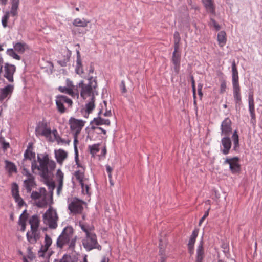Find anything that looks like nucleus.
Here are the masks:
<instances>
[{
  "label": "nucleus",
  "instance_id": "1",
  "mask_svg": "<svg viewBox=\"0 0 262 262\" xmlns=\"http://www.w3.org/2000/svg\"><path fill=\"white\" fill-rule=\"evenodd\" d=\"M35 153L32 152L28 147L24 153L25 162L27 159L32 160L31 169L32 172L40 176L46 182L49 189L53 191L55 188V183L53 181H50V173L55 169L56 163L49 158L47 154H38L37 160H35Z\"/></svg>",
  "mask_w": 262,
  "mask_h": 262
},
{
  "label": "nucleus",
  "instance_id": "2",
  "mask_svg": "<svg viewBox=\"0 0 262 262\" xmlns=\"http://www.w3.org/2000/svg\"><path fill=\"white\" fill-rule=\"evenodd\" d=\"M29 215L27 210H25L19 216L18 224L21 227V229H26L27 222L30 225L31 229H38L40 223L39 216L37 214L30 217Z\"/></svg>",
  "mask_w": 262,
  "mask_h": 262
},
{
  "label": "nucleus",
  "instance_id": "3",
  "mask_svg": "<svg viewBox=\"0 0 262 262\" xmlns=\"http://www.w3.org/2000/svg\"><path fill=\"white\" fill-rule=\"evenodd\" d=\"M76 239L77 236H74L73 230H62L57 239L56 245L57 247L62 249L64 245L70 244L69 247L74 248Z\"/></svg>",
  "mask_w": 262,
  "mask_h": 262
},
{
  "label": "nucleus",
  "instance_id": "4",
  "mask_svg": "<svg viewBox=\"0 0 262 262\" xmlns=\"http://www.w3.org/2000/svg\"><path fill=\"white\" fill-rule=\"evenodd\" d=\"M232 82L233 85V97L236 104L241 103V89L238 83V71L235 61L232 64Z\"/></svg>",
  "mask_w": 262,
  "mask_h": 262
},
{
  "label": "nucleus",
  "instance_id": "5",
  "mask_svg": "<svg viewBox=\"0 0 262 262\" xmlns=\"http://www.w3.org/2000/svg\"><path fill=\"white\" fill-rule=\"evenodd\" d=\"M79 87L81 88L80 96L85 99L88 97L93 95L94 90L97 86V82L95 80L93 79V77L89 78V82L85 84L83 81L78 84Z\"/></svg>",
  "mask_w": 262,
  "mask_h": 262
},
{
  "label": "nucleus",
  "instance_id": "6",
  "mask_svg": "<svg viewBox=\"0 0 262 262\" xmlns=\"http://www.w3.org/2000/svg\"><path fill=\"white\" fill-rule=\"evenodd\" d=\"M85 233V237L82 240V245L85 249L90 251L93 249L101 248V246L98 245L96 235L92 230H83Z\"/></svg>",
  "mask_w": 262,
  "mask_h": 262
},
{
  "label": "nucleus",
  "instance_id": "7",
  "mask_svg": "<svg viewBox=\"0 0 262 262\" xmlns=\"http://www.w3.org/2000/svg\"><path fill=\"white\" fill-rule=\"evenodd\" d=\"M69 122L71 130L74 133V142L75 148L76 149V144L78 142L77 137L84 126L85 121L81 119L71 117L70 118Z\"/></svg>",
  "mask_w": 262,
  "mask_h": 262
},
{
  "label": "nucleus",
  "instance_id": "8",
  "mask_svg": "<svg viewBox=\"0 0 262 262\" xmlns=\"http://www.w3.org/2000/svg\"><path fill=\"white\" fill-rule=\"evenodd\" d=\"M45 224L48 225L51 229H55L57 227L58 216L55 209L50 207L43 215Z\"/></svg>",
  "mask_w": 262,
  "mask_h": 262
},
{
  "label": "nucleus",
  "instance_id": "9",
  "mask_svg": "<svg viewBox=\"0 0 262 262\" xmlns=\"http://www.w3.org/2000/svg\"><path fill=\"white\" fill-rule=\"evenodd\" d=\"M31 197L38 207H45L48 204L47 192L45 188H40L39 192L33 191Z\"/></svg>",
  "mask_w": 262,
  "mask_h": 262
},
{
  "label": "nucleus",
  "instance_id": "10",
  "mask_svg": "<svg viewBox=\"0 0 262 262\" xmlns=\"http://www.w3.org/2000/svg\"><path fill=\"white\" fill-rule=\"evenodd\" d=\"M101 114H102V110H101L98 112V117L94 118L91 122V127L92 130H101L102 134L106 135V131L102 127H98V126L102 125L110 126L111 124V121L108 119L103 118Z\"/></svg>",
  "mask_w": 262,
  "mask_h": 262
},
{
  "label": "nucleus",
  "instance_id": "11",
  "mask_svg": "<svg viewBox=\"0 0 262 262\" xmlns=\"http://www.w3.org/2000/svg\"><path fill=\"white\" fill-rule=\"evenodd\" d=\"M37 136H41L46 137L49 141L53 142L51 137V129L49 123L46 121H42L39 123L35 129Z\"/></svg>",
  "mask_w": 262,
  "mask_h": 262
},
{
  "label": "nucleus",
  "instance_id": "12",
  "mask_svg": "<svg viewBox=\"0 0 262 262\" xmlns=\"http://www.w3.org/2000/svg\"><path fill=\"white\" fill-rule=\"evenodd\" d=\"M68 209L75 214H81L83 210V206L85 203L76 198H72L68 200Z\"/></svg>",
  "mask_w": 262,
  "mask_h": 262
},
{
  "label": "nucleus",
  "instance_id": "13",
  "mask_svg": "<svg viewBox=\"0 0 262 262\" xmlns=\"http://www.w3.org/2000/svg\"><path fill=\"white\" fill-rule=\"evenodd\" d=\"M55 103L58 111L60 114H63L66 112V107L64 106V103L68 104L69 107H72L73 101L71 99L64 95H59L55 97Z\"/></svg>",
  "mask_w": 262,
  "mask_h": 262
},
{
  "label": "nucleus",
  "instance_id": "14",
  "mask_svg": "<svg viewBox=\"0 0 262 262\" xmlns=\"http://www.w3.org/2000/svg\"><path fill=\"white\" fill-rule=\"evenodd\" d=\"M22 174L26 177V179L24 180V186L28 192H30L36 185L35 178L27 169L25 168H23Z\"/></svg>",
  "mask_w": 262,
  "mask_h": 262
},
{
  "label": "nucleus",
  "instance_id": "15",
  "mask_svg": "<svg viewBox=\"0 0 262 262\" xmlns=\"http://www.w3.org/2000/svg\"><path fill=\"white\" fill-rule=\"evenodd\" d=\"M19 3V0H12L10 11L7 12L3 17L2 19V24L4 27H7L8 20L10 15L12 16H16L17 15V10L18 8Z\"/></svg>",
  "mask_w": 262,
  "mask_h": 262
},
{
  "label": "nucleus",
  "instance_id": "16",
  "mask_svg": "<svg viewBox=\"0 0 262 262\" xmlns=\"http://www.w3.org/2000/svg\"><path fill=\"white\" fill-rule=\"evenodd\" d=\"M224 164L229 165L230 169L233 174L238 173L240 171L241 165L239 164V159L237 157L226 158L224 161Z\"/></svg>",
  "mask_w": 262,
  "mask_h": 262
},
{
  "label": "nucleus",
  "instance_id": "17",
  "mask_svg": "<svg viewBox=\"0 0 262 262\" xmlns=\"http://www.w3.org/2000/svg\"><path fill=\"white\" fill-rule=\"evenodd\" d=\"M13 91L14 86L11 84H8L4 88L0 89V101L2 102L4 100L9 99Z\"/></svg>",
  "mask_w": 262,
  "mask_h": 262
},
{
  "label": "nucleus",
  "instance_id": "18",
  "mask_svg": "<svg viewBox=\"0 0 262 262\" xmlns=\"http://www.w3.org/2000/svg\"><path fill=\"white\" fill-rule=\"evenodd\" d=\"M221 129V134L225 136H229L232 131L231 121L229 118H225L222 122Z\"/></svg>",
  "mask_w": 262,
  "mask_h": 262
},
{
  "label": "nucleus",
  "instance_id": "19",
  "mask_svg": "<svg viewBox=\"0 0 262 262\" xmlns=\"http://www.w3.org/2000/svg\"><path fill=\"white\" fill-rule=\"evenodd\" d=\"M16 70V67L11 64H6L4 67V77L10 82L13 81V74Z\"/></svg>",
  "mask_w": 262,
  "mask_h": 262
},
{
  "label": "nucleus",
  "instance_id": "20",
  "mask_svg": "<svg viewBox=\"0 0 262 262\" xmlns=\"http://www.w3.org/2000/svg\"><path fill=\"white\" fill-rule=\"evenodd\" d=\"M40 237V230H28L27 238L31 244H35Z\"/></svg>",
  "mask_w": 262,
  "mask_h": 262
},
{
  "label": "nucleus",
  "instance_id": "21",
  "mask_svg": "<svg viewBox=\"0 0 262 262\" xmlns=\"http://www.w3.org/2000/svg\"><path fill=\"white\" fill-rule=\"evenodd\" d=\"M70 56L71 53L69 51H64L61 53L60 55H58L57 62L61 66L65 67L69 61Z\"/></svg>",
  "mask_w": 262,
  "mask_h": 262
},
{
  "label": "nucleus",
  "instance_id": "22",
  "mask_svg": "<svg viewBox=\"0 0 262 262\" xmlns=\"http://www.w3.org/2000/svg\"><path fill=\"white\" fill-rule=\"evenodd\" d=\"M171 62L173 64L174 70L176 74H178L180 69L181 54L180 53H173Z\"/></svg>",
  "mask_w": 262,
  "mask_h": 262
},
{
  "label": "nucleus",
  "instance_id": "23",
  "mask_svg": "<svg viewBox=\"0 0 262 262\" xmlns=\"http://www.w3.org/2000/svg\"><path fill=\"white\" fill-rule=\"evenodd\" d=\"M55 157L57 162L62 165L64 161L68 158V152L62 149L55 150Z\"/></svg>",
  "mask_w": 262,
  "mask_h": 262
},
{
  "label": "nucleus",
  "instance_id": "24",
  "mask_svg": "<svg viewBox=\"0 0 262 262\" xmlns=\"http://www.w3.org/2000/svg\"><path fill=\"white\" fill-rule=\"evenodd\" d=\"M222 145L223 149L222 152L224 155H227L229 153L231 147V141L229 136H226L222 138L221 140Z\"/></svg>",
  "mask_w": 262,
  "mask_h": 262
},
{
  "label": "nucleus",
  "instance_id": "25",
  "mask_svg": "<svg viewBox=\"0 0 262 262\" xmlns=\"http://www.w3.org/2000/svg\"><path fill=\"white\" fill-rule=\"evenodd\" d=\"M58 89L61 93L68 94L73 98L78 99L79 98V91L73 92L71 89L69 88L67 86H59Z\"/></svg>",
  "mask_w": 262,
  "mask_h": 262
},
{
  "label": "nucleus",
  "instance_id": "26",
  "mask_svg": "<svg viewBox=\"0 0 262 262\" xmlns=\"http://www.w3.org/2000/svg\"><path fill=\"white\" fill-rule=\"evenodd\" d=\"M84 171V169L82 167L81 169H79L75 172L74 176L80 184L83 182L89 181V179L85 177Z\"/></svg>",
  "mask_w": 262,
  "mask_h": 262
},
{
  "label": "nucleus",
  "instance_id": "27",
  "mask_svg": "<svg viewBox=\"0 0 262 262\" xmlns=\"http://www.w3.org/2000/svg\"><path fill=\"white\" fill-rule=\"evenodd\" d=\"M206 11L213 15L215 14V7L213 0H202Z\"/></svg>",
  "mask_w": 262,
  "mask_h": 262
},
{
  "label": "nucleus",
  "instance_id": "28",
  "mask_svg": "<svg viewBox=\"0 0 262 262\" xmlns=\"http://www.w3.org/2000/svg\"><path fill=\"white\" fill-rule=\"evenodd\" d=\"M90 21L84 19L77 18L73 20L72 24L74 26L77 27L85 28L88 26Z\"/></svg>",
  "mask_w": 262,
  "mask_h": 262
},
{
  "label": "nucleus",
  "instance_id": "29",
  "mask_svg": "<svg viewBox=\"0 0 262 262\" xmlns=\"http://www.w3.org/2000/svg\"><path fill=\"white\" fill-rule=\"evenodd\" d=\"M14 49L18 53L23 54L26 50L29 49L28 46L25 42H17L14 45Z\"/></svg>",
  "mask_w": 262,
  "mask_h": 262
},
{
  "label": "nucleus",
  "instance_id": "30",
  "mask_svg": "<svg viewBox=\"0 0 262 262\" xmlns=\"http://www.w3.org/2000/svg\"><path fill=\"white\" fill-rule=\"evenodd\" d=\"M75 71L76 73L79 75H81L83 73L80 52L79 51H77V60Z\"/></svg>",
  "mask_w": 262,
  "mask_h": 262
},
{
  "label": "nucleus",
  "instance_id": "31",
  "mask_svg": "<svg viewBox=\"0 0 262 262\" xmlns=\"http://www.w3.org/2000/svg\"><path fill=\"white\" fill-rule=\"evenodd\" d=\"M217 38L219 46L224 47L227 41L226 32L224 31H220L217 34Z\"/></svg>",
  "mask_w": 262,
  "mask_h": 262
},
{
  "label": "nucleus",
  "instance_id": "32",
  "mask_svg": "<svg viewBox=\"0 0 262 262\" xmlns=\"http://www.w3.org/2000/svg\"><path fill=\"white\" fill-rule=\"evenodd\" d=\"M249 111L251 117V121L252 123L256 122V115L255 113L254 102H249Z\"/></svg>",
  "mask_w": 262,
  "mask_h": 262
},
{
  "label": "nucleus",
  "instance_id": "33",
  "mask_svg": "<svg viewBox=\"0 0 262 262\" xmlns=\"http://www.w3.org/2000/svg\"><path fill=\"white\" fill-rule=\"evenodd\" d=\"M5 162L6 164V168L9 173L17 172V168L14 163L7 160H6Z\"/></svg>",
  "mask_w": 262,
  "mask_h": 262
},
{
  "label": "nucleus",
  "instance_id": "34",
  "mask_svg": "<svg viewBox=\"0 0 262 262\" xmlns=\"http://www.w3.org/2000/svg\"><path fill=\"white\" fill-rule=\"evenodd\" d=\"M95 98L93 96L91 101L85 105V111L88 114L91 113L95 108Z\"/></svg>",
  "mask_w": 262,
  "mask_h": 262
},
{
  "label": "nucleus",
  "instance_id": "35",
  "mask_svg": "<svg viewBox=\"0 0 262 262\" xmlns=\"http://www.w3.org/2000/svg\"><path fill=\"white\" fill-rule=\"evenodd\" d=\"M63 178H64V173L60 169H58L55 174V179L56 182L58 184H63Z\"/></svg>",
  "mask_w": 262,
  "mask_h": 262
},
{
  "label": "nucleus",
  "instance_id": "36",
  "mask_svg": "<svg viewBox=\"0 0 262 262\" xmlns=\"http://www.w3.org/2000/svg\"><path fill=\"white\" fill-rule=\"evenodd\" d=\"M204 251L203 246L202 245H199L197 249V257L196 262H202L203 259Z\"/></svg>",
  "mask_w": 262,
  "mask_h": 262
},
{
  "label": "nucleus",
  "instance_id": "37",
  "mask_svg": "<svg viewBox=\"0 0 262 262\" xmlns=\"http://www.w3.org/2000/svg\"><path fill=\"white\" fill-rule=\"evenodd\" d=\"M90 152L94 157L99 151V144H94L92 145L89 146Z\"/></svg>",
  "mask_w": 262,
  "mask_h": 262
},
{
  "label": "nucleus",
  "instance_id": "38",
  "mask_svg": "<svg viewBox=\"0 0 262 262\" xmlns=\"http://www.w3.org/2000/svg\"><path fill=\"white\" fill-rule=\"evenodd\" d=\"M232 139L234 144V149L236 150L237 148L239 147V137L236 130L234 132Z\"/></svg>",
  "mask_w": 262,
  "mask_h": 262
},
{
  "label": "nucleus",
  "instance_id": "39",
  "mask_svg": "<svg viewBox=\"0 0 262 262\" xmlns=\"http://www.w3.org/2000/svg\"><path fill=\"white\" fill-rule=\"evenodd\" d=\"M80 184L81 186L82 191L83 193L88 194L89 193L90 189V185L89 184V182H83L80 183Z\"/></svg>",
  "mask_w": 262,
  "mask_h": 262
},
{
  "label": "nucleus",
  "instance_id": "40",
  "mask_svg": "<svg viewBox=\"0 0 262 262\" xmlns=\"http://www.w3.org/2000/svg\"><path fill=\"white\" fill-rule=\"evenodd\" d=\"M7 54L10 56L11 57H13L14 59H15L16 60H20V56L17 55L15 51L13 49H9L7 50Z\"/></svg>",
  "mask_w": 262,
  "mask_h": 262
},
{
  "label": "nucleus",
  "instance_id": "41",
  "mask_svg": "<svg viewBox=\"0 0 262 262\" xmlns=\"http://www.w3.org/2000/svg\"><path fill=\"white\" fill-rule=\"evenodd\" d=\"M59 262H77V260L70 255H64Z\"/></svg>",
  "mask_w": 262,
  "mask_h": 262
},
{
  "label": "nucleus",
  "instance_id": "42",
  "mask_svg": "<svg viewBox=\"0 0 262 262\" xmlns=\"http://www.w3.org/2000/svg\"><path fill=\"white\" fill-rule=\"evenodd\" d=\"M48 248L45 245H41L39 250L38 251V255L39 257H44Z\"/></svg>",
  "mask_w": 262,
  "mask_h": 262
},
{
  "label": "nucleus",
  "instance_id": "43",
  "mask_svg": "<svg viewBox=\"0 0 262 262\" xmlns=\"http://www.w3.org/2000/svg\"><path fill=\"white\" fill-rule=\"evenodd\" d=\"M55 140L57 142V144L61 145L69 144L70 142L69 140L63 139L60 136L57 137Z\"/></svg>",
  "mask_w": 262,
  "mask_h": 262
},
{
  "label": "nucleus",
  "instance_id": "44",
  "mask_svg": "<svg viewBox=\"0 0 262 262\" xmlns=\"http://www.w3.org/2000/svg\"><path fill=\"white\" fill-rule=\"evenodd\" d=\"M198 230H193V233L191 236V237L189 239L188 245H194L195 238L198 236Z\"/></svg>",
  "mask_w": 262,
  "mask_h": 262
},
{
  "label": "nucleus",
  "instance_id": "45",
  "mask_svg": "<svg viewBox=\"0 0 262 262\" xmlns=\"http://www.w3.org/2000/svg\"><path fill=\"white\" fill-rule=\"evenodd\" d=\"M67 86L69 88L71 89L73 92L78 91L77 87L73 84V82L69 79H67L66 80Z\"/></svg>",
  "mask_w": 262,
  "mask_h": 262
},
{
  "label": "nucleus",
  "instance_id": "46",
  "mask_svg": "<svg viewBox=\"0 0 262 262\" xmlns=\"http://www.w3.org/2000/svg\"><path fill=\"white\" fill-rule=\"evenodd\" d=\"M210 26H212L214 28V29L216 30V31H218L219 30H220L221 29V26L220 25H219L216 22V21L213 19L212 18H210Z\"/></svg>",
  "mask_w": 262,
  "mask_h": 262
},
{
  "label": "nucleus",
  "instance_id": "47",
  "mask_svg": "<svg viewBox=\"0 0 262 262\" xmlns=\"http://www.w3.org/2000/svg\"><path fill=\"white\" fill-rule=\"evenodd\" d=\"M52 241L50 237L48 234H46L45 238V246L49 249V247L52 244Z\"/></svg>",
  "mask_w": 262,
  "mask_h": 262
},
{
  "label": "nucleus",
  "instance_id": "48",
  "mask_svg": "<svg viewBox=\"0 0 262 262\" xmlns=\"http://www.w3.org/2000/svg\"><path fill=\"white\" fill-rule=\"evenodd\" d=\"M226 90V82L225 80H222L220 85V91L221 94H223L225 92Z\"/></svg>",
  "mask_w": 262,
  "mask_h": 262
},
{
  "label": "nucleus",
  "instance_id": "49",
  "mask_svg": "<svg viewBox=\"0 0 262 262\" xmlns=\"http://www.w3.org/2000/svg\"><path fill=\"white\" fill-rule=\"evenodd\" d=\"M28 257L30 260H33L35 258V255L32 251V248L30 247L28 248Z\"/></svg>",
  "mask_w": 262,
  "mask_h": 262
},
{
  "label": "nucleus",
  "instance_id": "50",
  "mask_svg": "<svg viewBox=\"0 0 262 262\" xmlns=\"http://www.w3.org/2000/svg\"><path fill=\"white\" fill-rule=\"evenodd\" d=\"M12 193L14 199L17 197V196H19L18 188L17 185L15 186V187L13 188Z\"/></svg>",
  "mask_w": 262,
  "mask_h": 262
},
{
  "label": "nucleus",
  "instance_id": "51",
  "mask_svg": "<svg viewBox=\"0 0 262 262\" xmlns=\"http://www.w3.org/2000/svg\"><path fill=\"white\" fill-rule=\"evenodd\" d=\"M15 202L18 204V205L19 207H21L23 206L24 204V201L22 199V198L19 196H17V197L14 198Z\"/></svg>",
  "mask_w": 262,
  "mask_h": 262
},
{
  "label": "nucleus",
  "instance_id": "52",
  "mask_svg": "<svg viewBox=\"0 0 262 262\" xmlns=\"http://www.w3.org/2000/svg\"><path fill=\"white\" fill-rule=\"evenodd\" d=\"M179 41L175 40L174 45V51L173 53H180V52L179 51Z\"/></svg>",
  "mask_w": 262,
  "mask_h": 262
},
{
  "label": "nucleus",
  "instance_id": "53",
  "mask_svg": "<svg viewBox=\"0 0 262 262\" xmlns=\"http://www.w3.org/2000/svg\"><path fill=\"white\" fill-rule=\"evenodd\" d=\"M120 89L122 93H125L127 92V89L125 86V83L124 81H122L120 84Z\"/></svg>",
  "mask_w": 262,
  "mask_h": 262
},
{
  "label": "nucleus",
  "instance_id": "54",
  "mask_svg": "<svg viewBox=\"0 0 262 262\" xmlns=\"http://www.w3.org/2000/svg\"><path fill=\"white\" fill-rule=\"evenodd\" d=\"M161 241L160 240V244H159V253L160 255L161 256H164L165 255V251L163 247V245L161 244Z\"/></svg>",
  "mask_w": 262,
  "mask_h": 262
},
{
  "label": "nucleus",
  "instance_id": "55",
  "mask_svg": "<svg viewBox=\"0 0 262 262\" xmlns=\"http://www.w3.org/2000/svg\"><path fill=\"white\" fill-rule=\"evenodd\" d=\"M101 115L102 116H103L104 117H111L112 116L111 111L106 110L105 112L104 113L102 112Z\"/></svg>",
  "mask_w": 262,
  "mask_h": 262
},
{
  "label": "nucleus",
  "instance_id": "56",
  "mask_svg": "<svg viewBox=\"0 0 262 262\" xmlns=\"http://www.w3.org/2000/svg\"><path fill=\"white\" fill-rule=\"evenodd\" d=\"M2 146L4 150H6L9 147V143L5 142V141H3L2 142Z\"/></svg>",
  "mask_w": 262,
  "mask_h": 262
},
{
  "label": "nucleus",
  "instance_id": "57",
  "mask_svg": "<svg viewBox=\"0 0 262 262\" xmlns=\"http://www.w3.org/2000/svg\"><path fill=\"white\" fill-rule=\"evenodd\" d=\"M51 134H53V135L54 136V140L56 139L57 138V137L59 136L57 130L56 129H54L52 130H51Z\"/></svg>",
  "mask_w": 262,
  "mask_h": 262
},
{
  "label": "nucleus",
  "instance_id": "58",
  "mask_svg": "<svg viewBox=\"0 0 262 262\" xmlns=\"http://www.w3.org/2000/svg\"><path fill=\"white\" fill-rule=\"evenodd\" d=\"M174 41L177 40V41H180V37L179 33L178 32H175L174 34Z\"/></svg>",
  "mask_w": 262,
  "mask_h": 262
},
{
  "label": "nucleus",
  "instance_id": "59",
  "mask_svg": "<svg viewBox=\"0 0 262 262\" xmlns=\"http://www.w3.org/2000/svg\"><path fill=\"white\" fill-rule=\"evenodd\" d=\"M62 187H63V184H58V186L57 187V193L58 195H59L61 191L62 190Z\"/></svg>",
  "mask_w": 262,
  "mask_h": 262
},
{
  "label": "nucleus",
  "instance_id": "60",
  "mask_svg": "<svg viewBox=\"0 0 262 262\" xmlns=\"http://www.w3.org/2000/svg\"><path fill=\"white\" fill-rule=\"evenodd\" d=\"M191 82H192V91L194 92L195 91V81L193 76L191 77Z\"/></svg>",
  "mask_w": 262,
  "mask_h": 262
},
{
  "label": "nucleus",
  "instance_id": "61",
  "mask_svg": "<svg viewBox=\"0 0 262 262\" xmlns=\"http://www.w3.org/2000/svg\"><path fill=\"white\" fill-rule=\"evenodd\" d=\"M248 102H254L253 94H250L248 97Z\"/></svg>",
  "mask_w": 262,
  "mask_h": 262
},
{
  "label": "nucleus",
  "instance_id": "62",
  "mask_svg": "<svg viewBox=\"0 0 262 262\" xmlns=\"http://www.w3.org/2000/svg\"><path fill=\"white\" fill-rule=\"evenodd\" d=\"M202 86H198V94L200 97H202L203 96V93L202 92Z\"/></svg>",
  "mask_w": 262,
  "mask_h": 262
},
{
  "label": "nucleus",
  "instance_id": "63",
  "mask_svg": "<svg viewBox=\"0 0 262 262\" xmlns=\"http://www.w3.org/2000/svg\"><path fill=\"white\" fill-rule=\"evenodd\" d=\"M106 170L108 173H112V171H113V169L110 166L107 165L106 167Z\"/></svg>",
  "mask_w": 262,
  "mask_h": 262
},
{
  "label": "nucleus",
  "instance_id": "64",
  "mask_svg": "<svg viewBox=\"0 0 262 262\" xmlns=\"http://www.w3.org/2000/svg\"><path fill=\"white\" fill-rule=\"evenodd\" d=\"M101 262H109V259L108 258L104 256L103 257Z\"/></svg>",
  "mask_w": 262,
  "mask_h": 262
}]
</instances>
